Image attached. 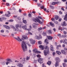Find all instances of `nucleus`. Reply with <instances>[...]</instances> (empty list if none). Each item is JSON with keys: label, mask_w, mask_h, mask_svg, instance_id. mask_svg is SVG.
Here are the masks:
<instances>
[{"label": "nucleus", "mask_w": 67, "mask_h": 67, "mask_svg": "<svg viewBox=\"0 0 67 67\" xmlns=\"http://www.w3.org/2000/svg\"><path fill=\"white\" fill-rule=\"evenodd\" d=\"M21 47L23 49V51L25 52L26 51L27 49V47L26 44V42L24 41H23L21 43Z\"/></svg>", "instance_id": "obj_1"}, {"label": "nucleus", "mask_w": 67, "mask_h": 67, "mask_svg": "<svg viewBox=\"0 0 67 67\" xmlns=\"http://www.w3.org/2000/svg\"><path fill=\"white\" fill-rule=\"evenodd\" d=\"M45 50H44L43 52L45 56H46L47 54H49V48L48 46H45Z\"/></svg>", "instance_id": "obj_2"}, {"label": "nucleus", "mask_w": 67, "mask_h": 67, "mask_svg": "<svg viewBox=\"0 0 67 67\" xmlns=\"http://www.w3.org/2000/svg\"><path fill=\"white\" fill-rule=\"evenodd\" d=\"M33 20V21L36 23L38 22V23L41 24H43V22L41 21V20L37 17H36V18L34 19Z\"/></svg>", "instance_id": "obj_3"}, {"label": "nucleus", "mask_w": 67, "mask_h": 67, "mask_svg": "<svg viewBox=\"0 0 67 67\" xmlns=\"http://www.w3.org/2000/svg\"><path fill=\"white\" fill-rule=\"evenodd\" d=\"M6 60L7 61L6 64L7 65H8L9 64H10L11 63H12L13 61L11 59L9 58H7L6 59Z\"/></svg>", "instance_id": "obj_4"}, {"label": "nucleus", "mask_w": 67, "mask_h": 67, "mask_svg": "<svg viewBox=\"0 0 67 67\" xmlns=\"http://www.w3.org/2000/svg\"><path fill=\"white\" fill-rule=\"evenodd\" d=\"M43 59L42 58H39L38 59V61L40 64H42L43 63Z\"/></svg>", "instance_id": "obj_5"}, {"label": "nucleus", "mask_w": 67, "mask_h": 67, "mask_svg": "<svg viewBox=\"0 0 67 67\" xmlns=\"http://www.w3.org/2000/svg\"><path fill=\"white\" fill-rule=\"evenodd\" d=\"M30 43L32 44H34L35 43V41L33 40L32 39H30Z\"/></svg>", "instance_id": "obj_6"}, {"label": "nucleus", "mask_w": 67, "mask_h": 67, "mask_svg": "<svg viewBox=\"0 0 67 67\" xmlns=\"http://www.w3.org/2000/svg\"><path fill=\"white\" fill-rule=\"evenodd\" d=\"M55 60L56 61V62L60 63V59L58 57L55 58Z\"/></svg>", "instance_id": "obj_7"}, {"label": "nucleus", "mask_w": 67, "mask_h": 67, "mask_svg": "<svg viewBox=\"0 0 67 67\" xmlns=\"http://www.w3.org/2000/svg\"><path fill=\"white\" fill-rule=\"evenodd\" d=\"M14 38L15 39V40H17L19 42H22V40L20 38V37L19 36H18V38L15 37Z\"/></svg>", "instance_id": "obj_8"}, {"label": "nucleus", "mask_w": 67, "mask_h": 67, "mask_svg": "<svg viewBox=\"0 0 67 67\" xmlns=\"http://www.w3.org/2000/svg\"><path fill=\"white\" fill-rule=\"evenodd\" d=\"M27 37L25 35H23L22 36V39L23 40H27Z\"/></svg>", "instance_id": "obj_9"}, {"label": "nucleus", "mask_w": 67, "mask_h": 67, "mask_svg": "<svg viewBox=\"0 0 67 67\" xmlns=\"http://www.w3.org/2000/svg\"><path fill=\"white\" fill-rule=\"evenodd\" d=\"M17 66L20 67H23V65L21 63H17Z\"/></svg>", "instance_id": "obj_10"}, {"label": "nucleus", "mask_w": 67, "mask_h": 67, "mask_svg": "<svg viewBox=\"0 0 67 67\" xmlns=\"http://www.w3.org/2000/svg\"><path fill=\"white\" fill-rule=\"evenodd\" d=\"M33 52H35L36 53H37L38 54H40V53H41V52H40L38 51H36V49H34L33 50Z\"/></svg>", "instance_id": "obj_11"}, {"label": "nucleus", "mask_w": 67, "mask_h": 67, "mask_svg": "<svg viewBox=\"0 0 67 67\" xmlns=\"http://www.w3.org/2000/svg\"><path fill=\"white\" fill-rule=\"evenodd\" d=\"M21 27L24 30H26V26L25 25L22 26Z\"/></svg>", "instance_id": "obj_12"}, {"label": "nucleus", "mask_w": 67, "mask_h": 67, "mask_svg": "<svg viewBox=\"0 0 67 67\" xmlns=\"http://www.w3.org/2000/svg\"><path fill=\"white\" fill-rule=\"evenodd\" d=\"M39 47L41 48L42 50H44V46L42 45H40L39 46Z\"/></svg>", "instance_id": "obj_13"}, {"label": "nucleus", "mask_w": 67, "mask_h": 67, "mask_svg": "<svg viewBox=\"0 0 67 67\" xmlns=\"http://www.w3.org/2000/svg\"><path fill=\"white\" fill-rule=\"evenodd\" d=\"M65 29V28H62L61 26H59V27L58 30H61V31H63V30H64Z\"/></svg>", "instance_id": "obj_14"}, {"label": "nucleus", "mask_w": 67, "mask_h": 67, "mask_svg": "<svg viewBox=\"0 0 67 67\" xmlns=\"http://www.w3.org/2000/svg\"><path fill=\"white\" fill-rule=\"evenodd\" d=\"M64 19L66 21H67V14L65 15Z\"/></svg>", "instance_id": "obj_15"}, {"label": "nucleus", "mask_w": 67, "mask_h": 67, "mask_svg": "<svg viewBox=\"0 0 67 67\" xmlns=\"http://www.w3.org/2000/svg\"><path fill=\"white\" fill-rule=\"evenodd\" d=\"M61 52L62 53V54H64L65 55H66V53L65 51L63 50H61Z\"/></svg>", "instance_id": "obj_16"}, {"label": "nucleus", "mask_w": 67, "mask_h": 67, "mask_svg": "<svg viewBox=\"0 0 67 67\" xmlns=\"http://www.w3.org/2000/svg\"><path fill=\"white\" fill-rule=\"evenodd\" d=\"M50 24L51 26H52V27H54V23H52V22H50Z\"/></svg>", "instance_id": "obj_17"}, {"label": "nucleus", "mask_w": 67, "mask_h": 67, "mask_svg": "<svg viewBox=\"0 0 67 67\" xmlns=\"http://www.w3.org/2000/svg\"><path fill=\"white\" fill-rule=\"evenodd\" d=\"M48 38V40H52L53 39V37L49 36H47Z\"/></svg>", "instance_id": "obj_18"}, {"label": "nucleus", "mask_w": 67, "mask_h": 67, "mask_svg": "<svg viewBox=\"0 0 67 67\" xmlns=\"http://www.w3.org/2000/svg\"><path fill=\"white\" fill-rule=\"evenodd\" d=\"M32 27L34 29H35L36 28V26L35 25V23H34L32 24Z\"/></svg>", "instance_id": "obj_19"}, {"label": "nucleus", "mask_w": 67, "mask_h": 67, "mask_svg": "<svg viewBox=\"0 0 67 67\" xmlns=\"http://www.w3.org/2000/svg\"><path fill=\"white\" fill-rule=\"evenodd\" d=\"M4 27H5V28L7 29H10V27L9 26H8L7 25H4L3 26Z\"/></svg>", "instance_id": "obj_20"}, {"label": "nucleus", "mask_w": 67, "mask_h": 67, "mask_svg": "<svg viewBox=\"0 0 67 67\" xmlns=\"http://www.w3.org/2000/svg\"><path fill=\"white\" fill-rule=\"evenodd\" d=\"M58 3V2H53L52 3V5H55L57 4V3Z\"/></svg>", "instance_id": "obj_21"}, {"label": "nucleus", "mask_w": 67, "mask_h": 67, "mask_svg": "<svg viewBox=\"0 0 67 67\" xmlns=\"http://www.w3.org/2000/svg\"><path fill=\"white\" fill-rule=\"evenodd\" d=\"M66 25H67V24H66V22L65 21H64L62 25V26H66Z\"/></svg>", "instance_id": "obj_22"}, {"label": "nucleus", "mask_w": 67, "mask_h": 67, "mask_svg": "<svg viewBox=\"0 0 67 67\" xmlns=\"http://www.w3.org/2000/svg\"><path fill=\"white\" fill-rule=\"evenodd\" d=\"M58 65H59V62H56L55 64V67H57V66H58Z\"/></svg>", "instance_id": "obj_23"}, {"label": "nucleus", "mask_w": 67, "mask_h": 67, "mask_svg": "<svg viewBox=\"0 0 67 67\" xmlns=\"http://www.w3.org/2000/svg\"><path fill=\"white\" fill-rule=\"evenodd\" d=\"M56 52L57 53V54H58V55H60L62 53H61V52L60 51H56Z\"/></svg>", "instance_id": "obj_24"}, {"label": "nucleus", "mask_w": 67, "mask_h": 67, "mask_svg": "<svg viewBox=\"0 0 67 67\" xmlns=\"http://www.w3.org/2000/svg\"><path fill=\"white\" fill-rule=\"evenodd\" d=\"M51 64H52V62L51 61H49L47 63V64L48 65H50Z\"/></svg>", "instance_id": "obj_25"}, {"label": "nucleus", "mask_w": 67, "mask_h": 67, "mask_svg": "<svg viewBox=\"0 0 67 67\" xmlns=\"http://www.w3.org/2000/svg\"><path fill=\"white\" fill-rule=\"evenodd\" d=\"M15 31H18V32H21V30H19V29H18V28L15 29Z\"/></svg>", "instance_id": "obj_26"}, {"label": "nucleus", "mask_w": 67, "mask_h": 67, "mask_svg": "<svg viewBox=\"0 0 67 67\" xmlns=\"http://www.w3.org/2000/svg\"><path fill=\"white\" fill-rule=\"evenodd\" d=\"M44 42L46 43L47 44H48V43H49L48 41H47V39H46L45 40Z\"/></svg>", "instance_id": "obj_27"}, {"label": "nucleus", "mask_w": 67, "mask_h": 67, "mask_svg": "<svg viewBox=\"0 0 67 67\" xmlns=\"http://www.w3.org/2000/svg\"><path fill=\"white\" fill-rule=\"evenodd\" d=\"M15 26L16 29H18L19 27V25L18 24H16L15 25Z\"/></svg>", "instance_id": "obj_28"}, {"label": "nucleus", "mask_w": 67, "mask_h": 67, "mask_svg": "<svg viewBox=\"0 0 67 67\" xmlns=\"http://www.w3.org/2000/svg\"><path fill=\"white\" fill-rule=\"evenodd\" d=\"M63 43L64 44H67V40L66 39H65L64 41H63Z\"/></svg>", "instance_id": "obj_29"}, {"label": "nucleus", "mask_w": 67, "mask_h": 67, "mask_svg": "<svg viewBox=\"0 0 67 67\" xmlns=\"http://www.w3.org/2000/svg\"><path fill=\"white\" fill-rule=\"evenodd\" d=\"M59 47H61V45H58L56 48L57 49V50L59 49Z\"/></svg>", "instance_id": "obj_30"}, {"label": "nucleus", "mask_w": 67, "mask_h": 67, "mask_svg": "<svg viewBox=\"0 0 67 67\" xmlns=\"http://www.w3.org/2000/svg\"><path fill=\"white\" fill-rule=\"evenodd\" d=\"M63 66L64 67H66L67 65V64L65 63H63Z\"/></svg>", "instance_id": "obj_31"}, {"label": "nucleus", "mask_w": 67, "mask_h": 67, "mask_svg": "<svg viewBox=\"0 0 67 67\" xmlns=\"http://www.w3.org/2000/svg\"><path fill=\"white\" fill-rule=\"evenodd\" d=\"M51 51H53V46L52 45H51Z\"/></svg>", "instance_id": "obj_32"}, {"label": "nucleus", "mask_w": 67, "mask_h": 67, "mask_svg": "<svg viewBox=\"0 0 67 67\" xmlns=\"http://www.w3.org/2000/svg\"><path fill=\"white\" fill-rule=\"evenodd\" d=\"M46 33L45 32H43L42 33V35L43 36H46Z\"/></svg>", "instance_id": "obj_33"}, {"label": "nucleus", "mask_w": 67, "mask_h": 67, "mask_svg": "<svg viewBox=\"0 0 67 67\" xmlns=\"http://www.w3.org/2000/svg\"><path fill=\"white\" fill-rule=\"evenodd\" d=\"M48 32L49 34H52V30H49L48 31Z\"/></svg>", "instance_id": "obj_34"}, {"label": "nucleus", "mask_w": 67, "mask_h": 67, "mask_svg": "<svg viewBox=\"0 0 67 67\" xmlns=\"http://www.w3.org/2000/svg\"><path fill=\"white\" fill-rule=\"evenodd\" d=\"M56 20H58L59 19V17L58 16H56L55 17Z\"/></svg>", "instance_id": "obj_35"}, {"label": "nucleus", "mask_w": 67, "mask_h": 67, "mask_svg": "<svg viewBox=\"0 0 67 67\" xmlns=\"http://www.w3.org/2000/svg\"><path fill=\"white\" fill-rule=\"evenodd\" d=\"M43 29V28L42 27H40L38 28V31H40V30H42Z\"/></svg>", "instance_id": "obj_36"}, {"label": "nucleus", "mask_w": 67, "mask_h": 67, "mask_svg": "<svg viewBox=\"0 0 67 67\" xmlns=\"http://www.w3.org/2000/svg\"><path fill=\"white\" fill-rule=\"evenodd\" d=\"M57 36H59V37H61V34H58Z\"/></svg>", "instance_id": "obj_37"}, {"label": "nucleus", "mask_w": 67, "mask_h": 67, "mask_svg": "<svg viewBox=\"0 0 67 67\" xmlns=\"http://www.w3.org/2000/svg\"><path fill=\"white\" fill-rule=\"evenodd\" d=\"M35 38L36 39H38V40H39L38 36H35Z\"/></svg>", "instance_id": "obj_38"}, {"label": "nucleus", "mask_w": 67, "mask_h": 67, "mask_svg": "<svg viewBox=\"0 0 67 67\" xmlns=\"http://www.w3.org/2000/svg\"><path fill=\"white\" fill-rule=\"evenodd\" d=\"M2 64L3 65H5V62L4 61L2 63Z\"/></svg>", "instance_id": "obj_39"}, {"label": "nucleus", "mask_w": 67, "mask_h": 67, "mask_svg": "<svg viewBox=\"0 0 67 67\" xmlns=\"http://www.w3.org/2000/svg\"><path fill=\"white\" fill-rule=\"evenodd\" d=\"M64 63H67V60L66 59H65L64 60Z\"/></svg>", "instance_id": "obj_40"}, {"label": "nucleus", "mask_w": 67, "mask_h": 67, "mask_svg": "<svg viewBox=\"0 0 67 67\" xmlns=\"http://www.w3.org/2000/svg\"><path fill=\"white\" fill-rule=\"evenodd\" d=\"M30 59V57H27L26 58V60H28L29 59Z\"/></svg>", "instance_id": "obj_41"}, {"label": "nucleus", "mask_w": 67, "mask_h": 67, "mask_svg": "<svg viewBox=\"0 0 67 67\" xmlns=\"http://www.w3.org/2000/svg\"><path fill=\"white\" fill-rule=\"evenodd\" d=\"M38 44L40 45L42 44V42L40 41H39L38 42Z\"/></svg>", "instance_id": "obj_42"}, {"label": "nucleus", "mask_w": 67, "mask_h": 67, "mask_svg": "<svg viewBox=\"0 0 67 67\" xmlns=\"http://www.w3.org/2000/svg\"><path fill=\"white\" fill-rule=\"evenodd\" d=\"M54 23L56 24H58V22L57 21H54Z\"/></svg>", "instance_id": "obj_43"}, {"label": "nucleus", "mask_w": 67, "mask_h": 67, "mask_svg": "<svg viewBox=\"0 0 67 67\" xmlns=\"http://www.w3.org/2000/svg\"><path fill=\"white\" fill-rule=\"evenodd\" d=\"M5 15L6 16H7V17H9V16H10L9 14H5Z\"/></svg>", "instance_id": "obj_44"}, {"label": "nucleus", "mask_w": 67, "mask_h": 67, "mask_svg": "<svg viewBox=\"0 0 67 67\" xmlns=\"http://www.w3.org/2000/svg\"><path fill=\"white\" fill-rule=\"evenodd\" d=\"M23 23H26V20H23Z\"/></svg>", "instance_id": "obj_45"}, {"label": "nucleus", "mask_w": 67, "mask_h": 67, "mask_svg": "<svg viewBox=\"0 0 67 67\" xmlns=\"http://www.w3.org/2000/svg\"><path fill=\"white\" fill-rule=\"evenodd\" d=\"M50 8L51 9H54V7L52 5L50 6Z\"/></svg>", "instance_id": "obj_46"}, {"label": "nucleus", "mask_w": 67, "mask_h": 67, "mask_svg": "<svg viewBox=\"0 0 67 67\" xmlns=\"http://www.w3.org/2000/svg\"><path fill=\"white\" fill-rule=\"evenodd\" d=\"M25 58H24L22 59V62H24L25 61Z\"/></svg>", "instance_id": "obj_47"}, {"label": "nucleus", "mask_w": 67, "mask_h": 67, "mask_svg": "<svg viewBox=\"0 0 67 67\" xmlns=\"http://www.w3.org/2000/svg\"><path fill=\"white\" fill-rule=\"evenodd\" d=\"M51 20L52 21H53V22H54L55 21V19L53 18L51 19Z\"/></svg>", "instance_id": "obj_48"}, {"label": "nucleus", "mask_w": 67, "mask_h": 67, "mask_svg": "<svg viewBox=\"0 0 67 67\" xmlns=\"http://www.w3.org/2000/svg\"><path fill=\"white\" fill-rule=\"evenodd\" d=\"M41 9H43L44 8V6H41L40 7Z\"/></svg>", "instance_id": "obj_49"}, {"label": "nucleus", "mask_w": 67, "mask_h": 67, "mask_svg": "<svg viewBox=\"0 0 67 67\" xmlns=\"http://www.w3.org/2000/svg\"><path fill=\"white\" fill-rule=\"evenodd\" d=\"M11 27L13 29H15V27L14 26L12 25L11 26Z\"/></svg>", "instance_id": "obj_50"}, {"label": "nucleus", "mask_w": 67, "mask_h": 67, "mask_svg": "<svg viewBox=\"0 0 67 67\" xmlns=\"http://www.w3.org/2000/svg\"><path fill=\"white\" fill-rule=\"evenodd\" d=\"M26 31H31V29H26Z\"/></svg>", "instance_id": "obj_51"}, {"label": "nucleus", "mask_w": 67, "mask_h": 67, "mask_svg": "<svg viewBox=\"0 0 67 67\" xmlns=\"http://www.w3.org/2000/svg\"><path fill=\"white\" fill-rule=\"evenodd\" d=\"M28 33L29 34H30V35H32L33 34H32V33H31V32H28Z\"/></svg>", "instance_id": "obj_52"}, {"label": "nucleus", "mask_w": 67, "mask_h": 67, "mask_svg": "<svg viewBox=\"0 0 67 67\" xmlns=\"http://www.w3.org/2000/svg\"><path fill=\"white\" fill-rule=\"evenodd\" d=\"M27 44L29 46H31V45H30L29 44V42H27Z\"/></svg>", "instance_id": "obj_53"}, {"label": "nucleus", "mask_w": 67, "mask_h": 67, "mask_svg": "<svg viewBox=\"0 0 67 67\" xmlns=\"http://www.w3.org/2000/svg\"><path fill=\"white\" fill-rule=\"evenodd\" d=\"M37 57L38 58L41 57V55L40 54H38L37 55Z\"/></svg>", "instance_id": "obj_54"}, {"label": "nucleus", "mask_w": 67, "mask_h": 67, "mask_svg": "<svg viewBox=\"0 0 67 67\" xmlns=\"http://www.w3.org/2000/svg\"><path fill=\"white\" fill-rule=\"evenodd\" d=\"M39 37V39H40V38H42V36H41V35H40L38 36Z\"/></svg>", "instance_id": "obj_55"}, {"label": "nucleus", "mask_w": 67, "mask_h": 67, "mask_svg": "<svg viewBox=\"0 0 67 67\" xmlns=\"http://www.w3.org/2000/svg\"><path fill=\"white\" fill-rule=\"evenodd\" d=\"M9 22H13V20L11 19L9 20Z\"/></svg>", "instance_id": "obj_56"}, {"label": "nucleus", "mask_w": 67, "mask_h": 67, "mask_svg": "<svg viewBox=\"0 0 67 67\" xmlns=\"http://www.w3.org/2000/svg\"><path fill=\"white\" fill-rule=\"evenodd\" d=\"M63 33L64 34H67V32H65V31H64L63 32Z\"/></svg>", "instance_id": "obj_57"}, {"label": "nucleus", "mask_w": 67, "mask_h": 67, "mask_svg": "<svg viewBox=\"0 0 67 67\" xmlns=\"http://www.w3.org/2000/svg\"><path fill=\"white\" fill-rule=\"evenodd\" d=\"M38 18L40 19H42V17L41 16H38Z\"/></svg>", "instance_id": "obj_58"}, {"label": "nucleus", "mask_w": 67, "mask_h": 67, "mask_svg": "<svg viewBox=\"0 0 67 67\" xmlns=\"http://www.w3.org/2000/svg\"><path fill=\"white\" fill-rule=\"evenodd\" d=\"M28 16L29 17H31L32 16L31 15V14H29L28 15Z\"/></svg>", "instance_id": "obj_59"}, {"label": "nucleus", "mask_w": 67, "mask_h": 67, "mask_svg": "<svg viewBox=\"0 0 67 67\" xmlns=\"http://www.w3.org/2000/svg\"><path fill=\"white\" fill-rule=\"evenodd\" d=\"M4 31L3 30H2L1 31V32H2V33H4Z\"/></svg>", "instance_id": "obj_60"}, {"label": "nucleus", "mask_w": 67, "mask_h": 67, "mask_svg": "<svg viewBox=\"0 0 67 67\" xmlns=\"http://www.w3.org/2000/svg\"><path fill=\"white\" fill-rule=\"evenodd\" d=\"M18 20H21V18H20L19 17H18Z\"/></svg>", "instance_id": "obj_61"}, {"label": "nucleus", "mask_w": 67, "mask_h": 67, "mask_svg": "<svg viewBox=\"0 0 67 67\" xmlns=\"http://www.w3.org/2000/svg\"><path fill=\"white\" fill-rule=\"evenodd\" d=\"M6 5L7 6H9V3H6Z\"/></svg>", "instance_id": "obj_62"}, {"label": "nucleus", "mask_w": 67, "mask_h": 67, "mask_svg": "<svg viewBox=\"0 0 67 67\" xmlns=\"http://www.w3.org/2000/svg\"><path fill=\"white\" fill-rule=\"evenodd\" d=\"M61 21H62V18H59V22H60Z\"/></svg>", "instance_id": "obj_63"}, {"label": "nucleus", "mask_w": 67, "mask_h": 67, "mask_svg": "<svg viewBox=\"0 0 67 67\" xmlns=\"http://www.w3.org/2000/svg\"><path fill=\"white\" fill-rule=\"evenodd\" d=\"M53 56H54L55 55V52H53Z\"/></svg>", "instance_id": "obj_64"}]
</instances>
